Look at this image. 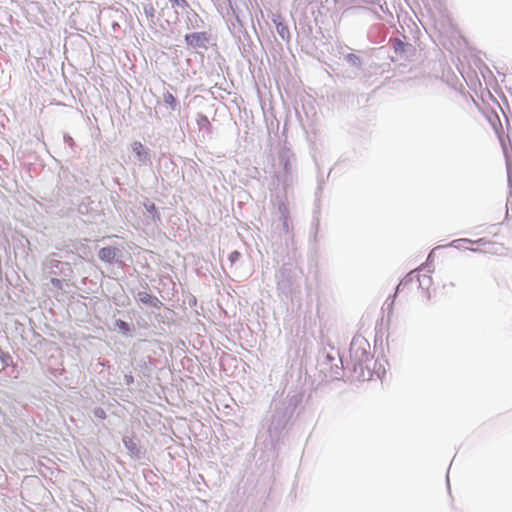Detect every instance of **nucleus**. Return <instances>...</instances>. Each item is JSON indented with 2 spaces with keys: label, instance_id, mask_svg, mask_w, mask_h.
<instances>
[{
  "label": "nucleus",
  "instance_id": "nucleus-1",
  "mask_svg": "<svg viewBox=\"0 0 512 512\" xmlns=\"http://www.w3.org/2000/svg\"><path fill=\"white\" fill-rule=\"evenodd\" d=\"M432 277L420 271L410 272L398 285V292L420 291L424 297L429 298V288L432 285Z\"/></svg>",
  "mask_w": 512,
  "mask_h": 512
},
{
  "label": "nucleus",
  "instance_id": "nucleus-2",
  "mask_svg": "<svg viewBox=\"0 0 512 512\" xmlns=\"http://www.w3.org/2000/svg\"><path fill=\"white\" fill-rule=\"evenodd\" d=\"M133 152L136 154V157L141 164H150L149 150L141 143H134Z\"/></svg>",
  "mask_w": 512,
  "mask_h": 512
},
{
  "label": "nucleus",
  "instance_id": "nucleus-3",
  "mask_svg": "<svg viewBox=\"0 0 512 512\" xmlns=\"http://www.w3.org/2000/svg\"><path fill=\"white\" fill-rule=\"evenodd\" d=\"M139 299L142 303L151 305L153 307L159 308L162 305L157 297L152 296L146 292L139 293Z\"/></svg>",
  "mask_w": 512,
  "mask_h": 512
},
{
  "label": "nucleus",
  "instance_id": "nucleus-4",
  "mask_svg": "<svg viewBox=\"0 0 512 512\" xmlns=\"http://www.w3.org/2000/svg\"><path fill=\"white\" fill-rule=\"evenodd\" d=\"M454 288L455 284L452 281L445 282L437 289V294L440 298H447Z\"/></svg>",
  "mask_w": 512,
  "mask_h": 512
},
{
  "label": "nucleus",
  "instance_id": "nucleus-5",
  "mask_svg": "<svg viewBox=\"0 0 512 512\" xmlns=\"http://www.w3.org/2000/svg\"><path fill=\"white\" fill-rule=\"evenodd\" d=\"M98 255L100 259L110 261L116 256V249L112 247H104L99 251Z\"/></svg>",
  "mask_w": 512,
  "mask_h": 512
},
{
  "label": "nucleus",
  "instance_id": "nucleus-6",
  "mask_svg": "<svg viewBox=\"0 0 512 512\" xmlns=\"http://www.w3.org/2000/svg\"><path fill=\"white\" fill-rule=\"evenodd\" d=\"M201 34L199 33H192V34H187L185 36V40L187 42V44L191 45V46H196L200 41H201Z\"/></svg>",
  "mask_w": 512,
  "mask_h": 512
},
{
  "label": "nucleus",
  "instance_id": "nucleus-7",
  "mask_svg": "<svg viewBox=\"0 0 512 512\" xmlns=\"http://www.w3.org/2000/svg\"><path fill=\"white\" fill-rule=\"evenodd\" d=\"M163 101L166 105L170 106L172 109H175L176 105H177V100L176 98L173 96L172 93L170 92H166L164 93L163 95Z\"/></svg>",
  "mask_w": 512,
  "mask_h": 512
},
{
  "label": "nucleus",
  "instance_id": "nucleus-8",
  "mask_svg": "<svg viewBox=\"0 0 512 512\" xmlns=\"http://www.w3.org/2000/svg\"><path fill=\"white\" fill-rule=\"evenodd\" d=\"M147 211L152 215L153 220H159V214L157 212L156 206L154 203H148L145 205Z\"/></svg>",
  "mask_w": 512,
  "mask_h": 512
},
{
  "label": "nucleus",
  "instance_id": "nucleus-9",
  "mask_svg": "<svg viewBox=\"0 0 512 512\" xmlns=\"http://www.w3.org/2000/svg\"><path fill=\"white\" fill-rule=\"evenodd\" d=\"M197 123L201 128L206 127L207 129H210L211 127L209 119L205 115H199Z\"/></svg>",
  "mask_w": 512,
  "mask_h": 512
},
{
  "label": "nucleus",
  "instance_id": "nucleus-10",
  "mask_svg": "<svg viewBox=\"0 0 512 512\" xmlns=\"http://www.w3.org/2000/svg\"><path fill=\"white\" fill-rule=\"evenodd\" d=\"M241 254L238 252V251H234L230 254V261L233 263L235 261H237L239 258H240Z\"/></svg>",
  "mask_w": 512,
  "mask_h": 512
},
{
  "label": "nucleus",
  "instance_id": "nucleus-11",
  "mask_svg": "<svg viewBox=\"0 0 512 512\" xmlns=\"http://www.w3.org/2000/svg\"><path fill=\"white\" fill-rule=\"evenodd\" d=\"M154 11H155V10H154V7H153L151 4H149V5L145 6V12H146V14H147V15H149L150 17H153V16H154Z\"/></svg>",
  "mask_w": 512,
  "mask_h": 512
},
{
  "label": "nucleus",
  "instance_id": "nucleus-12",
  "mask_svg": "<svg viewBox=\"0 0 512 512\" xmlns=\"http://www.w3.org/2000/svg\"><path fill=\"white\" fill-rule=\"evenodd\" d=\"M347 59L357 64L360 62L358 56H356L355 54H348Z\"/></svg>",
  "mask_w": 512,
  "mask_h": 512
},
{
  "label": "nucleus",
  "instance_id": "nucleus-13",
  "mask_svg": "<svg viewBox=\"0 0 512 512\" xmlns=\"http://www.w3.org/2000/svg\"><path fill=\"white\" fill-rule=\"evenodd\" d=\"M173 4L177 5V6H183L186 4V1L185 0H170Z\"/></svg>",
  "mask_w": 512,
  "mask_h": 512
},
{
  "label": "nucleus",
  "instance_id": "nucleus-14",
  "mask_svg": "<svg viewBox=\"0 0 512 512\" xmlns=\"http://www.w3.org/2000/svg\"><path fill=\"white\" fill-rule=\"evenodd\" d=\"M95 415H96L97 417L104 418V417H105V412H104L102 409H97V410L95 411Z\"/></svg>",
  "mask_w": 512,
  "mask_h": 512
}]
</instances>
